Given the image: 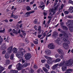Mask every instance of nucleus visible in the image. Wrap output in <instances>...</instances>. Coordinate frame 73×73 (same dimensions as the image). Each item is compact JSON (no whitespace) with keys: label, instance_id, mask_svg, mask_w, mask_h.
Instances as JSON below:
<instances>
[{"label":"nucleus","instance_id":"393cba45","mask_svg":"<svg viewBox=\"0 0 73 73\" xmlns=\"http://www.w3.org/2000/svg\"><path fill=\"white\" fill-rule=\"evenodd\" d=\"M24 51H22L21 53L20 54H21L22 55H24V54H25V52H26V50H25V49H23Z\"/></svg>","mask_w":73,"mask_h":73},{"label":"nucleus","instance_id":"052dcab7","mask_svg":"<svg viewBox=\"0 0 73 73\" xmlns=\"http://www.w3.org/2000/svg\"><path fill=\"white\" fill-rule=\"evenodd\" d=\"M14 16L15 15H13V13H12L11 16V17H14Z\"/></svg>","mask_w":73,"mask_h":73},{"label":"nucleus","instance_id":"c03bdc74","mask_svg":"<svg viewBox=\"0 0 73 73\" xmlns=\"http://www.w3.org/2000/svg\"><path fill=\"white\" fill-rule=\"evenodd\" d=\"M68 18L69 19H73V16L72 15H69L68 16Z\"/></svg>","mask_w":73,"mask_h":73},{"label":"nucleus","instance_id":"8fccbe9b","mask_svg":"<svg viewBox=\"0 0 73 73\" xmlns=\"http://www.w3.org/2000/svg\"><path fill=\"white\" fill-rule=\"evenodd\" d=\"M5 32V29H4L3 30H0V33H3Z\"/></svg>","mask_w":73,"mask_h":73},{"label":"nucleus","instance_id":"680f3d73","mask_svg":"<svg viewBox=\"0 0 73 73\" xmlns=\"http://www.w3.org/2000/svg\"><path fill=\"white\" fill-rule=\"evenodd\" d=\"M3 21H5L6 23H8V20L7 19H5Z\"/></svg>","mask_w":73,"mask_h":73},{"label":"nucleus","instance_id":"2f4dec72","mask_svg":"<svg viewBox=\"0 0 73 73\" xmlns=\"http://www.w3.org/2000/svg\"><path fill=\"white\" fill-rule=\"evenodd\" d=\"M6 64L8 65L9 64V62H10V61H9V59H7L6 60Z\"/></svg>","mask_w":73,"mask_h":73},{"label":"nucleus","instance_id":"0eeeda50","mask_svg":"<svg viewBox=\"0 0 73 73\" xmlns=\"http://www.w3.org/2000/svg\"><path fill=\"white\" fill-rule=\"evenodd\" d=\"M58 33L56 32H54L53 33V34L52 35V37L53 38H57V35Z\"/></svg>","mask_w":73,"mask_h":73},{"label":"nucleus","instance_id":"4be33fe9","mask_svg":"<svg viewBox=\"0 0 73 73\" xmlns=\"http://www.w3.org/2000/svg\"><path fill=\"white\" fill-rule=\"evenodd\" d=\"M54 62H60L61 61V59L59 58H57L56 60H53Z\"/></svg>","mask_w":73,"mask_h":73},{"label":"nucleus","instance_id":"6ab92c4d","mask_svg":"<svg viewBox=\"0 0 73 73\" xmlns=\"http://www.w3.org/2000/svg\"><path fill=\"white\" fill-rule=\"evenodd\" d=\"M29 65H30V64L29 63H26L24 64L23 67L24 68H25V67H27V66H28Z\"/></svg>","mask_w":73,"mask_h":73},{"label":"nucleus","instance_id":"4d7b16f0","mask_svg":"<svg viewBox=\"0 0 73 73\" xmlns=\"http://www.w3.org/2000/svg\"><path fill=\"white\" fill-rule=\"evenodd\" d=\"M48 59L47 60H50V61H52V58L50 57H48Z\"/></svg>","mask_w":73,"mask_h":73},{"label":"nucleus","instance_id":"13d9d810","mask_svg":"<svg viewBox=\"0 0 73 73\" xmlns=\"http://www.w3.org/2000/svg\"><path fill=\"white\" fill-rule=\"evenodd\" d=\"M34 28H35V30H36V31H37V26L36 25H35L34 26Z\"/></svg>","mask_w":73,"mask_h":73},{"label":"nucleus","instance_id":"69168bd1","mask_svg":"<svg viewBox=\"0 0 73 73\" xmlns=\"http://www.w3.org/2000/svg\"><path fill=\"white\" fill-rule=\"evenodd\" d=\"M33 7H34V9L35 10H37V6H34Z\"/></svg>","mask_w":73,"mask_h":73},{"label":"nucleus","instance_id":"09e8293b","mask_svg":"<svg viewBox=\"0 0 73 73\" xmlns=\"http://www.w3.org/2000/svg\"><path fill=\"white\" fill-rule=\"evenodd\" d=\"M51 20V19H50L48 20V21L47 22V24L48 25L49 24V23H50V21Z\"/></svg>","mask_w":73,"mask_h":73},{"label":"nucleus","instance_id":"774afa93","mask_svg":"<svg viewBox=\"0 0 73 73\" xmlns=\"http://www.w3.org/2000/svg\"><path fill=\"white\" fill-rule=\"evenodd\" d=\"M65 73H71V72H70L68 71H66L65 72Z\"/></svg>","mask_w":73,"mask_h":73},{"label":"nucleus","instance_id":"1a4fd4ad","mask_svg":"<svg viewBox=\"0 0 73 73\" xmlns=\"http://www.w3.org/2000/svg\"><path fill=\"white\" fill-rule=\"evenodd\" d=\"M12 48H13V47L11 46V47H9L8 49H7V52L9 53H12Z\"/></svg>","mask_w":73,"mask_h":73},{"label":"nucleus","instance_id":"72a5a7b5","mask_svg":"<svg viewBox=\"0 0 73 73\" xmlns=\"http://www.w3.org/2000/svg\"><path fill=\"white\" fill-rule=\"evenodd\" d=\"M25 42L26 44H28L29 42V40L27 39H25Z\"/></svg>","mask_w":73,"mask_h":73},{"label":"nucleus","instance_id":"f3484780","mask_svg":"<svg viewBox=\"0 0 73 73\" xmlns=\"http://www.w3.org/2000/svg\"><path fill=\"white\" fill-rule=\"evenodd\" d=\"M5 57L6 59H8L9 58V55L8 54V53H6L5 55Z\"/></svg>","mask_w":73,"mask_h":73},{"label":"nucleus","instance_id":"49530a36","mask_svg":"<svg viewBox=\"0 0 73 73\" xmlns=\"http://www.w3.org/2000/svg\"><path fill=\"white\" fill-rule=\"evenodd\" d=\"M67 71H68V72H72V71H73V70H72V69H70V68L68 69L67 70Z\"/></svg>","mask_w":73,"mask_h":73},{"label":"nucleus","instance_id":"ddd939ff","mask_svg":"<svg viewBox=\"0 0 73 73\" xmlns=\"http://www.w3.org/2000/svg\"><path fill=\"white\" fill-rule=\"evenodd\" d=\"M1 49L2 50L6 49H7V46H6V45H5V44H3L2 45Z\"/></svg>","mask_w":73,"mask_h":73},{"label":"nucleus","instance_id":"864d4df0","mask_svg":"<svg viewBox=\"0 0 73 73\" xmlns=\"http://www.w3.org/2000/svg\"><path fill=\"white\" fill-rule=\"evenodd\" d=\"M34 24H37V23L38 22L37 21H36V19H35V20H34Z\"/></svg>","mask_w":73,"mask_h":73},{"label":"nucleus","instance_id":"ea45409f","mask_svg":"<svg viewBox=\"0 0 73 73\" xmlns=\"http://www.w3.org/2000/svg\"><path fill=\"white\" fill-rule=\"evenodd\" d=\"M60 26H61L62 27L63 26H64V22H62L60 23Z\"/></svg>","mask_w":73,"mask_h":73},{"label":"nucleus","instance_id":"7ed1b4c3","mask_svg":"<svg viewBox=\"0 0 73 73\" xmlns=\"http://www.w3.org/2000/svg\"><path fill=\"white\" fill-rule=\"evenodd\" d=\"M58 52L60 54L61 56L60 57L61 58V59H64V56H64V53L63 50L61 49H59L58 50Z\"/></svg>","mask_w":73,"mask_h":73},{"label":"nucleus","instance_id":"bf43d9fd","mask_svg":"<svg viewBox=\"0 0 73 73\" xmlns=\"http://www.w3.org/2000/svg\"><path fill=\"white\" fill-rule=\"evenodd\" d=\"M34 12H35V11H31L29 12L30 14H31V13H34Z\"/></svg>","mask_w":73,"mask_h":73},{"label":"nucleus","instance_id":"423d86ee","mask_svg":"<svg viewBox=\"0 0 73 73\" xmlns=\"http://www.w3.org/2000/svg\"><path fill=\"white\" fill-rule=\"evenodd\" d=\"M22 66V65L20 63H19L16 66V68L18 70H21V67Z\"/></svg>","mask_w":73,"mask_h":73},{"label":"nucleus","instance_id":"0e129e2a","mask_svg":"<svg viewBox=\"0 0 73 73\" xmlns=\"http://www.w3.org/2000/svg\"><path fill=\"white\" fill-rule=\"evenodd\" d=\"M41 62H42V63H44V62H45V60H41Z\"/></svg>","mask_w":73,"mask_h":73},{"label":"nucleus","instance_id":"603ef678","mask_svg":"<svg viewBox=\"0 0 73 73\" xmlns=\"http://www.w3.org/2000/svg\"><path fill=\"white\" fill-rule=\"evenodd\" d=\"M49 1H50V0H47L46 2V5H48L49 4V3H50V2H49Z\"/></svg>","mask_w":73,"mask_h":73},{"label":"nucleus","instance_id":"f704fd0d","mask_svg":"<svg viewBox=\"0 0 73 73\" xmlns=\"http://www.w3.org/2000/svg\"><path fill=\"white\" fill-rule=\"evenodd\" d=\"M12 64H10L9 65L8 68L9 69H12Z\"/></svg>","mask_w":73,"mask_h":73},{"label":"nucleus","instance_id":"c756f323","mask_svg":"<svg viewBox=\"0 0 73 73\" xmlns=\"http://www.w3.org/2000/svg\"><path fill=\"white\" fill-rule=\"evenodd\" d=\"M43 72V70L40 69H38L37 71V72L38 73H41V72Z\"/></svg>","mask_w":73,"mask_h":73},{"label":"nucleus","instance_id":"7c9ffc66","mask_svg":"<svg viewBox=\"0 0 73 73\" xmlns=\"http://www.w3.org/2000/svg\"><path fill=\"white\" fill-rule=\"evenodd\" d=\"M1 37L0 36V45L2 43L3 41V39L2 38H1Z\"/></svg>","mask_w":73,"mask_h":73},{"label":"nucleus","instance_id":"6e6552de","mask_svg":"<svg viewBox=\"0 0 73 73\" xmlns=\"http://www.w3.org/2000/svg\"><path fill=\"white\" fill-rule=\"evenodd\" d=\"M51 51L50 50L47 49L45 51V53L47 54V56H49L51 54Z\"/></svg>","mask_w":73,"mask_h":73},{"label":"nucleus","instance_id":"39448f33","mask_svg":"<svg viewBox=\"0 0 73 73\" xmlns=\"http://www.w3.org/2000/svg\"><path fill=\"white\" fill-rule=\"evenodd\" d=\"M54 41L56 43L58 44V45H60L62 43V41L60 40L59 38H58L56 40H55Z\"/></svg>","mask_w":73,"mask_h":73},{"label":"nucleus","instance_id":"2eb2a0df","mask_svg":"<svg viewBox=\"0 0 73 73\" xmlns=\"http://www.w3.org/2000/svg\"><path fill=\"white\" fill-rule=\"evenodd\" d=\"M58 64H56L54 65L52 67V69L53 70H54V69L57 68V67L58 66Z\"/></svg>","mask_w":73,"mask_h":73},{"label":"nucleus","instance_id":"c85d7f7f","mask_svg":"<svg viewBox=\"0 0 73 73\" xmlns=\"http://www.w3.org/2000/svg\"><path fill=\"white\" fill-rule=\"evenodd\" d=\"M43 70L44 71V72H48V69L45 67L43 68Z\"/></svg>","mask_w":73,"mask_h":73},{"label":"nucleus","instance_id":"aec40b11","mask_svg":"<svg viewBox=\"0 0 73 73\" xmlns=\"http://www.w3.org/2000/svg\"><path fill=\"white\" fill-rule=\"evenodd\" d=\"M62 28L63 30H65V31H68V28L65 26H64Z\"/></svg>","mask_w":73,"mask_h":73},{"label":"nucleus","instance_id":"79ce46f5","mask_svg":"<svg viewBox=\"0 0 73 73\" xmlns=\"http://www.w3.org/2000/svg\"><path fill=\"white\" fill-rule=\"evenodd\" d=\"M12 73H19L18 72V71L17 70H14L12 71Z\"/></svg>","mask_w":73,"mask_h":73},{"label":"nucleus","instance_id":"a211bd4d","mask_svg":"<svg viewBox=\"0 0 73 73\" xmlns=\"http://www.w3.org/2000/svg\"><path fill=\"white\" fill-rule=\"evenodd\" d=\"M66 68H67V67L65 66H62V71H65L66 70Z\"/></svg>","mask_w":73,"mask_h":73},{"label":"nucleus","instance_id":"4468645a","mask_svg":"<svg viewBox=\"0 0 73 73\" xmlns=\"http://www.w3.org/2000/svg\"><path fill=\"white\" fill-rule=\"evenodd\" d=\"M47 62L48 64H52L53 62H54L53 60L52 61L49 60H47Z\"/></svg>","mask_w":73,"mask_h":73},{"label":"nucleus","instance_id":"20e7f679","mask_svg":"<svg viewBox=\"0 0 73 73\" xmlns=\"http://www.w3.org/2000/svg\"><path fill=\"white\" fill-rule=\"evenodd\" d=\"M48 47L50 49H54L55 48V46L53 43H50L48 44Z\"/></svg>","mask_w":73,"mask_h":73},{"label":"nucleus","instance_id":"e2e57ef3","mask_svg":"<svg viewBox=\"0 0 73 73\" xmlns=\"http://www.w3.org/2000/svg\"><path fill=\"white\" fill-rule=\"evenodd\" d=\"M43 14H44V16H46V15H47V13H45V12H44L43 13Z\"/></svg>","mask_w":73,"mask_h":73},{"label":"nucleus","instance_id":"58836bf2","mask_svg":"<svg viewBox=\"0 0 73 73\" xmlns=\"http://www.w3.org/2000/svg\"><path fill=\"white\" fill-rule=\"evenodd\" d=\"M33 42L34 44H36V45H37V44H38V42L37 41H33Z\"/></svg>","mask_w":73,"mask_h":73},{"label":"nucleus","instance_id":"412c9836","mask_svg":"<svg viewBox=\"0 0 73 73\" xmlns=\"http://www.w3.org/2000/svg\"><path fill=\"white\" fill-rule=\"evenodd\" d=\"M30 15L29 12H28L26 13L25 15V17H28V16H30Z\"/></svg>","mask_w":73,"mask_h":73},{"label":"nucleus","instance_id":"338daca9","mask_svg":"<svg viewBox=\"0 0 73 73\" xmlns=\"http://www.w3.org/2000/svg\"><path fill=\"white\" fill-rule=\"evenodd\" d=\"M51 73H56V72L54 71H51Z\"/></svg>","mask_w":73,"mask_h":73},{"label":"nucleus","instance_id":"f03ea898","mask_svg":"<svg viewBox=\"0 0 73 73\" xmlns=\"http://www.w3.org/2000/svg\"><path fill=\"white\" fill-rule=\"evenodd\" d=\"M24 57L25 59L27 60H28L32 57V55L30 53H27L25 55Z\"/></svg>","mask_w":73,"mask_h":73},{"label":"nucleus","instance_id":"bb28decb","mask_svg":"<svg viewBox=\"0 0 73 73\" xmlns=\"http://www.w3.org/2000/svg\"><path fill=\"white\" fill-rule=\"evenodd\" d=\"M64 62H60V64H59V66H62L63 65H64Z\"/></svg>","mask_w":73,"mask_h":73},{"label":"nucleus","instance_id":"473e14b6","mask_svg":"<svg viewBox=\"0 0 73 73\" xmlns=\"http://www.w3.org/2000/svg\"><path fill=\"white\" fill-rule=\"evenodd\" d=\"M51 12H53V13H52V15H54L55 12L54 11V9H52L51 10Z\"/></svg>","mask_w":73,"mask_h":73},{"label":"nucleus","instance_id":"9d476101","mask_svg":"<svg viewBox=\"0 0 73 73\" xmlns=\"http://www.w3.org/2000/svg\"><path fill=\"white\" fill-rule=\"evenodd\" d=\"M65 64L66 66H71L72 64V63L71 62V61L69 60L68 61L66 62Z\"/></svg>","mask_w":73,"mask_h":73},{"label":"nucleus","instance_id":"5701e85b","mask_svg":"<svg viewBox=\"0 0 73 73\" xmlns=\"http://www.w3.org/2000/svg\"><path fill=\"white\" fill-rule=\"evenodd\" d=\"M19 50L18 52V53H21V52H22V51L23 50V48H19L18 49Z\"/></svg>","mask_w":73,"mask_h":73},{"label":"nucleus","instance_id":"3c124183","mask_svg":"<svg viewBox=\"0 0 73 73\" xmlns=\"http://www.w3.org/2000/svg\"><path fill=\"white\" fill-rule=\"evenodd\" d=\"M34 3H35V0H34L32 2H30V4L31 5L33 4Z\"/></svg>","mask_w":73,"mask_h":73},{"label":"nucleus","instance_id":"f257e3e1","mask_svg":"<svg viewBox=\"0 0 73 73\" xmlns=\"http://www.w3.org/2000/svg\"><path fill=\"white\" fill-rule=\"evenodd\" d=\"M61 32L63 33L64 34V36L63 37H62L61 38L62 40L63 41H64V42L66 43L63 44V46L64 48L65 49H69V46L68 44H70V41L68 40V36L67 34H66L65 32L63 30L61 31Z\"/></svg>","mask_w":73,"mask_h":73},{"label":"nucleus","instance_id":"e433bc0d","mask_svg":"<svg viewBox=\"0 0 73 73\" xmlns=\"http://www.w3.org/2000/svg\"><path fill=\"white\" fill-rule=\"evenodd\" d=\"M26 9L27 11H30V10L31 9V8H30V7L29 6H27L26 7Z\"/></svg>","mask_w":73,"mask_h":73},{"label":"nucleus","instance_id":"b1692460","mask_svg":"<svg viewBox=\"0 0 73 73\" xmlns=\"http://www.w3.org/2000/svg\"><path fill=\"white\" fill-rule=\"evenodd\" d=\"M14 57V54L13 53H12L11 54V55L10 56V59L12 60H13V58Z\"/></svg>","mask_w":73,"mask_h":73},{"label":"nucleus","instance_id":"5fc2aeb1","mask_svg":"<svg viewBox=\"0 0 73 73\" xmlns=\"http://www.w3.org/2000/svg\"><path fill=\"white\" fill-rule=\"evenodd\" d=\"M69 3H70L71 4H72V5H73V1H72L71 0H70L69 1Z\"/></svg>","mask_w":73,"mask_h":73},{"label":"nucleus","instance_id":"6e6d98bb","mask_svg":"<svg viewBox=\"0 0 73 73\" xmlns=\"http://www.w3.org/2000/svg\"><path fill=\"white\" fill-rule=\"evenodd\" d=\"M14 18L15 19H16L18 18V17L17 15H14Z\"/></svg>","mask_w":73,"mask_h":73},{"label":"nucleus","instance_id":"4c0bfd02","mask_svg":"<svg viewBox=\"0 0 73 73\" xmlns=\"http://www.w3.org/2000/svg\"><path fill=\"white\" fill-rule=\"evenodd\" d=\"M59 56H60V55L58 54H56L55 55V57H56V58H58V57Z\"/></svg>","mask_w":73,"mask_h":73},{"label":"nucleus","instance_id":"cd10ccee","mask_svg":"<svg viewBox=\"0 0 73 73\" xmlns=\"http://www.w3.org/2000/svg\"><path fill=\"white\" fill-rule=\"evenodd\" d=\"M45 67L46 68H47V69H49V65L48 64H45Z\"/></svg>","mask_w":73,"mask_h":73},{"label":"nucleus","instance_id":"de8ad7c7","mask_svg":"<svg viewBox=\"0 0 73 73\" xmlns=\"http://www.w3.org/2000/svg\"><path fill=\"white\" fill-rule=\"evenodd\" d=\"M6 53V51L5 50H4L2 52V54H5V53Z\"/></svg>","mask_w":73,"mask_h":73},{"label":"nucleus","instance_id":"f8f14e48","mask_svg":"<svg viewBox=\"0 0 73 73\" xmlns=\"http://www.w3.org/2000/svg\"><path fill=\"white\" fill-rule=\"evenodd\" d=\"M18 50V49H17V48L14 47L13 49V53H17H17H18V52H17Z\"/></svg>","mask_w":73,"mask_h":73},{"label":"nucleus","instance_id":"a18cd8bd","mask_svg":"<svg viewBox=\"0 0 73 73\" xmlns=\"http://www.w3.org/2000/svg\"><path fill=\"white\" fill-rule=\"evenodd\" d=\"M12 32L13 33H17V32L16 31H15V29H13V30L12 31Z\"/></svg>","mask_w":73,"mask_h":73},{"label":"nucleus","instance_id":"a878e982","mask_svg":"<svg viewBox=\"0 0 73 73\" xmlns=\"http://www.w3.org/2000/svg\"><path fill=\"white\" fill-rule=\"evenodd\" d=\"M69 29L70 32H73V27H70L69 28Z\"/></svg>","mask_w":73,"mask_h":73},{"label":"nucleus","instance_id":"37998d69","mask_svg":"<svg viewBox=\"0 0 73 73\" xmlns=\"http://www.w3.org/2000/svg\"><path fill=\"white\" fill-rule=\"evenodd\" d=\"M30 73H33L34 72V70H33L31 68V70H30Z\"/></svg>","mask_w":73,"mask_h":73},{"label":"nucleus","instance_id":"a19ab883","mask_svg":"<svg viewBox=\"0 0 73 73\" xmlns=\"http://www.w3.org/2000/svg\"><path fill=\"white\" fill-rule=\"evenodd\" d=\"M64 13L65 15H68L69 13V11H64Z\"/></svg>","mask_w":73,"mask_h":73},{"label":"nucleus","instance_id":"dca6fc26","mask_svg":"<svg viewBox=\"0 0 73 73\" xmlns=\"http://www.w3.org/2000/svg\"><path fill=\"white\" fill-rule=\"evenodd\" d=\"M68 11L71 13H73V7H70L68 10Z\"/></svg>","mask_w":73,"mask_h":73},{"label":"nucleus","instance_id":"c9c22d12","mask_svg":"<svg viewBox=\"0 0 73 73\" xmlns=\"http://www.w3.org/2000/svg\"><path fill=\"white\" fill-rule=\"evenodd\" d=\"M41 26H39L38 27V31H41Z\"/></svg>","mask_w":73,"mask_h":73},{"label":"nucleus","instance_id":"9b49d317","mask_svg":"<svg viewBox=\"0 0 73 73\" xmlns=\"http://www.w3.org/2000/svg\"><path fill=\"white\" fill-rule=\"evenodd\" d=\"M21 55H22V54H20L19 52H18V53H17V54H16V56H17L19 59L20 58H23Z\"/></svg>","mask_w":73,"mask_h":73}]
</instances>
